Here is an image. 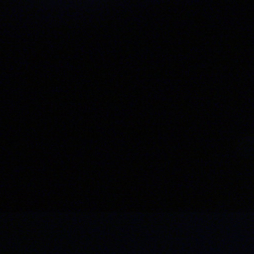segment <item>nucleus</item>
<instances>
[{
	"mask_svg": "<svg viewBox=\"0 0 254 254\" xmlns=\"http://www.w3.org/2000/svg\"><path fill=\"white\" fill-rule=\"evenodd\" d=\"M77 217H76V216L75 214H74V220L75 221H76H76H77Z\"/></svg>",
	"mask_w": 254,
	"mask_h": 254,
	"instance_id": "1",
	"label": "nucleus"
},
{
	"mask_svg": "<svg viewBox=\"0 0 254 254\" xmlns=\"http://www.w3.org/2000/svg\"><path fill=\"white\" fill-rule=\"evenodd\" d=\"M78 155H79L80 156H82V154L81 153V152L80 151H78Z\"/></svg>",
	"mask_w": 254,
	"mask_h": 254,
	"instance_id": "2",
	"label": "nucleus"
},
{
	"mask_svg": "<svg viewBox=\"0 0 254 254\" xmlns=\"http://www.w3.org/2000/svg\"><path fill=\"white\" fill-rule=\"evenodd\" d=\"M75 58H79V55L78 54H76Z\"/></svg>",
	"mask_w": 254,
	"mask_h": 254,
	"instance_id": "3",
	"label": "nucleus"
},
{
	"mask_svg": "<svg viewBox=\"0 0 254 254\" xmlns=\"http://www.w3.org/2000/svg\"><path fill=\"white\" fill-rule=\"evenodd\" d=\"M78 104H79L80 106H81V103H80V102H79V103H78Z\"/></svg>",
	"mask_w": 254,
	"mask_h": 254,
	"instance_id": "4",
	"label": "nucleus"
}]
</instances>
